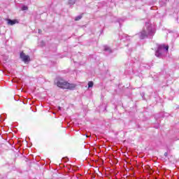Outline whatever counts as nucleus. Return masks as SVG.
<instances>
[{
    "instance_id": "nucleus-1",
    "label": "nucleus",
    "mask_w": 179,
    "mask_h": 179,
    "mask_svg": "<svg viewBox=\"0 0 179 179\" xmlns=\"http://www.w3.org/2000/svg\"><path fill=\"white\" fill-rule=\"evenodd\" d=\"M155 33V29L152 27V24L146 22L143 31L140 33V38L143 40L148 36H154Z\"/></svg>"
},
{
    "instance_id": "nucleus-2",
    "label": "nucleus",
    "mask_w": 179,
    "mask_h": 179,
    "mask_svg": "<svg viewBox=\"0 0 179 179\" xmlns=\"http://www.w3.org/2000/svg\"><path fill=\"white\" fill-rule=\"evenodd\" d=\"M57 86L61 89H69L70 90H73L76 87V85L70 84L69 83L65 81L62 78H59L57 82Z\"/></svg>"
},
{
    "instance_id": "nucleus-3",
    "label": "nucleus",
    "mask_w": 179,
    "mask_h": 179,
    "mask_svg": "<svg viewBox=\"0 0 179 179\" xmlns=\"http://www.w3.org/2000/svg\"><path fill=\"white\" fill-rule=\"evenodd\" d=\"M166 51H169V45L164 46V45H158L157 50L155 52V56L158 58H162V55H163V53Z\"/></svg>"
},
{
    "instance_id": "nucleus-4",
    "label": "nucleus",
    "mask_w": 179,
    "mask_h": 179,
    "mask_svg": "<svg viewBox=\"0 0 179 179\" xmlns=\"http://www.w3.org/2000/svg\"><path fill=\"white\" fill-rule=\"evenodd\" d=\"M20 58L25 63L29 62V61H30V56L26 55L23 52L20 53Z\"/></svg>"
},
{
    "instance_id": "nucleus-5",
    "label": "nucleus",
    "mask_w": 179,
    "mask_h": 179,
    "mask_svg": "<svg viewBox=\"0 0 179 179\" xmlns=\"http://www.w3.org/2000/svg\"><path fill=\"white\" fill-rule=\"evenodd\" d=\"M7 23H8V24L9 25V26H13V24H16V23H17V20H7Z\"/></svg>"
},
{
    "instance_id": "nucleus-6",
    "label": "nucleus",
    "mask_w": 179,
    "mask_h": 179,
    "mask_svg": "<svg viewBox=\"0 0 179 179\" xmlns=\"http://www.w3.org/2000/svg\"><path fill=\"white\" fill-rule=\"evenodd\" d=\"M159 3L161 6H166V5L167 4V0H160Z\"/></svg>"
},
{
    "instance_id": "nucleus-7",
    "label": "nucleus",
    "mask_w": 179,
    "mask_h": 179,
    "mask_svg": "<svg viewBox=\"0 0 179 179\" xmlns=\"http://www.w3.org/2000/svg\"><path fill=\"white\" fill-rule=\"evenodd\" d=\"M93 81H89L88 82V87L90 88V87H93Z\"/></svg>"
},
{
    "instance_id": "nucleus-8",
    "label": "nucleus",
    "mask_w": 179,
    "mask_h": 179,
    "mask_svg": "<svg viewBox=\"0 0 179 179\" xmlns=\"http://www.w3.org/2000/svg\"><path fill=\"white\" fill-rule=\"evenodd\" d=\"M104 51H109V52H111V49L108 46H105Z\"/></svg>"
},
{
    "instance_id": "nucleus-9",
    "label": "nucleus",
    "mask_w": 179,
    "mask_h": 179,
    "mask_svg": "<svg viewBox=\"0 0 179 179\" xmlns=\"http://www.w3.org/2000/svg\"><path fill=\"white\" fill-rule=\"evenodd\" d=\"M82 17H83L82 15H78V16L76 17L75 20L76 22H78V20H80V19H82Z\"/></svg>"
},
{
    "instance_id": "nucleus-10",
    "label": "nucleus",
    "mask_w": 179,
    "mask_h": 179,
    "mask_svg": "<svg viewBox=\"0 0 179 179\" xmlns=\"http://www.w3.org/2000/svg\"><path fill=\"white\" fill-rule=\"evenodd\" d=\"M69 5H75V0H69Z\"/></svg>"
},
{
    "instance_id": "nucleus-11",
    "label": "nucleus",
    "mask_w": 179,
    "mask_h": 179,
    "mask_svg": "<svg viewBox=\"0 0 179 179\" xmlns=\"http://www.w3.org/2000/svg\"><path fill=\"white\" fill-rule=\"evenodd\" d=\"M29 9V7L27 6H23L22 8V10H27Z\"/></svg>"
},
{
    "instance_id": "nucleus-12",
    "label": "nucleus",
    "mask_w": 179,
    "mask_h": 179,
    "mask_svg": "<svg viewBox=\"0 0 179 179\" xmlns=\"http://www.w3.org/2000/svg\"><path fill=\"white\" fill-rule=\"evenodd\" d=\"M168 155H169V154H168L167 152H165V153H164L165 157H167Z\"/></svg>"
},
{
    "instance_id": "nucleus-13",
    "label": "nucleus",
    "mask_w": 179,
    "mask_h": 179,
    "mask_svg": "<svg viewBox=\"0 0 179 179\" xmlns=\"http://www.w3.org/2000/svg\"><path fill=\"white\" fill-rule=\"evenodd\" d=\"M41 32H42L41 29H38V34H41Z\"/></svg>"
},
{
    "instance_id": "nucleus-14",
    "label": "nucleus",
    "mask_w": 179,
    "mask_h": 179,
    "mask_svg": "<svg viewBox=\"0 0 179 179\" xmlns=\"http://www.w3.org/2000/svg\"><path fill=\"white\" fill-rule=\"evenodd\" d=\"M2 22V17H0V22Z\"/></svg>"
},
{
    "instance_id": "nucleus-15",
    "label": "nucleus",
    "mask_w": 179,
    "mask_h": 179,
    "mask_svg": "<svg viewBox=\"0 0 179 179\" xmlns=\"http://www.w3.org/2000/svg\"><path fill=\"white\" fill-rule=\"evenodd\" d=\"M58 110H61V107L60 106L58 107Z\"/></svg>"
},
{
    "instance_id": "nucleus-16",
    "label": "nucleus",
    "mask_w": 179,
    "mask_h": 179,
    "mask_svg": "<svg viewBox=\"0 0 179 179\" xmlns=\"http://www.w3.org/2000/svg\"><path fill=\"white\" fill-rule=\"evenodd\" d=\"M1 24H1V22H0V26H1Z\"/></svg>"
}]
</instances>
